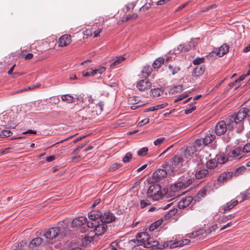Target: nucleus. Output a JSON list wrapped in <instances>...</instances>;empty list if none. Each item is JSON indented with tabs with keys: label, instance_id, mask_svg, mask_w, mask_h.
I'll return each instance as SVG.
<instances>
[{
	"label": "nucleus",
	"instance_id": "1",
	"mask_svg": "<svg viewBox=\"0 0 250 250\" xmlns=\"http://www.w3.org/2000/svg\"><path fill=\"white\" fill-rule=\"evenodd\" d=\"M247 118L244 107L240 109L237 113H234L227 118V122L229 128H235L237 132L243 130V120Z\"/></svg>",
	"mask_w": 250,
	"mask_h": 250
},
{
	"label": "nucleus",
	"instance_id": "2",
	"mask_svg": "<svg viewBox=\"0 0 250 250\" xmlns=\"http://www.w3.org/2000/svg\"><path fill=\"white\" fill-rule=\"evenodd\" d=\"M184 160L181 156L176 155L169 161L165 162L162 166L163 168H167L170 175L178 173V170L183 165Z\"/></svg>",
	"mask_w": 250,
	"mask_h": 250
},
{
	"label": "nucleus",
	"instance_id": "3",
	"mask_svg": "<svg viewBox=\"0 0 250 250\" xmlns=\"http://www.w3.org/2000/svg\"><path fill=\"white\" fill-rule=\"evenodd\" d=\"M88 218L89 219H99L105 224L111 223L115 220V216L111 211L108 210L104 212H101L98 210L92 211L88 213Z\"/></svg>",
	"mask_w": 250,
	"mask_h": 250
},
{
	"label": "nucleus",
	"instance_id": "4",
	"mask_svg": "<svg viewBox=\"0 0 250 250\" xmlns=\"http://www.w3.org/2000/svg\"><path fill=\"white\" fill-rule=\"evenodd\" d=\"M87 226L98 236L103 234L107 229L106 224L97 219H90L87 223Z\"/></svg>",
	"mask_w": 250,
	"mask_h": 250
},
{
	"label": "nucleus",
	"instance_id": "5",
	"mask_svg": "<svg viewBox=\"0 0 250 250\" xmlns=\"http://www.w3.org/2000/svg\"><path fill=\"white\" fill-rule=\"evenodd\" d=\"M161 187L158 184L151 185L147 192V197L149 200L155 201L162 198Z\"/></svg>",
	"mask_w": 250,
	"mask_h": 250
},
{
	"label": "nucleus",
	"instance_id": "6",
	"mask_svg": "<svg viewBox=\"0 0 250 250\" xmlns=\"http://www.w3.org/2000/svg\"><path fill=\"white\" fill-rule=\"evenodd\" d=\"M194 179L188 174H186L180 177L174 185L176 190L184 189L189 187Z\"/></svg>",
	"mask_w": 250,
	"mask_h": 250
},
{
	"label": "nucleus",
	"instance_id": "7",
	"mask_svg": "<svg viewBox=\"0 0 250 250\" xmlns=\"http://www.w3.org/2000/svg\"><path fill=\"white\" fill-rule=\"evenodd\" d=\"M44 236L49 242L56 238H61L63 237V234L61 233L59 228L52 227L48 229H44L43 231Z\"/></svg>",
	"mask_w": 250,
	"mask_h": 250
},
{
	"label": "nucleus",
	"instance_id": "8",
	"mask_svg": "<svg viewBox=\"0 0 250 250\" xmlns=\"http://www.w3.org/2000/svg\"><path fill=\"white\" fill-rule=\"evenodd\" d=\"M227 122L224 121H221L218 122L215 125L214 132L217 135L221 136L224 134L227 131L231 130L232 129H235V128H229Z\"/></svg>",
	"mask_w": 250,
	"mask_h": 250
},
{
	"label": "nucleus",
	"instance_id": "9",
	"mask_svg": "<svg viewBox=\"0 0 250 250\" xmlns=\"http://www.w3.org/2000/svg\"><path fill=\"white\" fill-rule=\"evenodd\" d=\"M136 238L137 245L143 246L145 248L146 247V245L148 244V241L151 240L150 235L145 232L139 233L136 235Z\"/></svg>",
	"mask_w": 250,
	"mask_h": 250
},
{
	"label": "nucleus",
	"instance_id": "10",
	"mask_svg": "<svg viewBox=\"0 0 250 250\" xmlns=\"http://www.w3.org/2000/svg\"><path fill=\"white\" fill-rule=\"evenodd\" d=\"M167 174L170 175V172L168 171L167 168H163L162 167V168L157 169L153 173L152 178L153 182H158L160 179L164 177Z\"/></svg>",
	"mask_w": 250,
	"mask_h": 250
},
{
	"label": "nucleus",
	"instance_id": "11",
	"mask_svg": "<svg viewBox=\"0 0 250 250\" xmlns=\"http://www.w3.org/2000/svg\"><path fill=\"white\" fill-rule=\"evenodd\" d=\"M229 158L239 160L243 156V151L241 147H237L230 150L228 154Z\"/></svg>",
	"mask_w": 250,
	"mask_h": 250
},
{
	"label": "nucleus",
	"instance_id": "12",
	"mask_svg": "<svg viewBox=\"0 0 250 250\" xmlns=\"http://www.w3.org/2000/svg\"><path fill=\"white\" fill-rule=\"evenodd\" d=\"M71 42V37L66 34L62 36L58 40V43L60 47H64L69 45Z\"/></svg>",
	"mask_w": 250,
	"mask_h": 250
},
{
	"label": "nucleus",
	"instance_id": "13",
	"mask_svg": "<svg viewBox=\"0 0 250 250\" xmlns=\"http://www.w3.org/2000/svg\"><path fill=\"white\" fill-rule=\"evenodd\" d=\"M193 198L191 196H187L182 198L178 204V208L180 209L185 208L191 203Z\"/></svg>",
	"mask_w": 250,
	"mask_h": 250
},
{
	"label": "nucleus",
	"instance_id": "14",
	"mask_svg": "<svg viewBox=\"0 0 250 250\" xmlns=\"http://www.w3.org/2000/svg\"><path fill=\"white\" fill-rule=\"evenodd\" d=\"M151 83L147 80H142L137 84L136 87L140 91H145L151 87Z\"/></svg>",
	"mask_w": 250,
	"mask_h": 250
},
{
	"label": "nucleus",
	"instance_id": "15",
	"mask_svg": "<svg viewBox=\"0 0 250 250\" xmlns=\"http://www.w3.org/2000/svg\"><path fill=\"white\" fill-rule=\"evenodd\" d=\"M87 221V218L85 217L80 216L76 217L73 220L71 223V228H75L84 224Z\"/></svg>",
	"mask_w": 250,
	"mask_h": 250
},
{
	"label": "nucleus",
	"instance_id": "16",
	"mask_svg": "<svg viewBox=\"0 0 250 250\" xmlns=\"http://www.w3.org/2000/svg\"><path fill=\"white\" fill-rule=\"evenodd\" d=\"M238 204V200H235L233 199L230 201V202H229L227 203L226 204L224 205V206H222L220 208V211H221L222 210H223V213H224L227 210H230L233 208H234L235 206H236Z\"/></svg>",
	"mask_w": 250,
	"mask_h": 250
},
{
	"label": "nucleus",
	"instance_id": "17",
	"mask_svg": "<svg viewBox=\"0 0 250 250\" xmlns=\"http://www.w3.org/2000/svg\"><path fill=\"white\" fill-rule=\"evenodd\" d=\"M205 70V67L204 65H197L193 69L192 75L194 77H199L202 75Z\"/></svg>",
	"mask_w": 250,
	"mask_h": 250
},
{
	"label": "nucleus",
	"instance_id": "18",
	"mask_svg": "<svg viewBox=\"0 0 250 250\" xmlns=\"http://www.w3.org/2000/svg\"><path fill=\"white\" fill-rule=\"evenodd\" d=\"M165 90L163 88H155L150 91V95L153 98H157L164 95Z\"/></svg>",
	"mask_w": 250,
	"mask_h": 250
},
{
	"label": "nucleus",
	"instance_id": "19",
	"mask_svg": "<svg viewBox=\"0 0 250 250\" xmlns=\"http://www.w3.org/2000/svg\"><path fill=\"white\" fill-rule=\"evenodd\" d=\"M233 173L232 172H227L221 173L218 177V182H224L229 180L232 176Z\"/></svg>",
	"mask_w": 250,
	"mask_h": 250
},
{
	"label": "nucleus",
	"instance_id": "20",
	"mask_svg": "<svg viewBox=\"0 0 250 250\" xmlns=\"http://www.w3.org/2000/svg\"><path fill=\"white\" fill-rule=\"evenodd\" d=\"M195 171V176L197 179H200L205 177L208 173V169L205 168L201 169L200 167L197 168Z\"/></svg>",
	"mask_w": 250,
	"mask_h": 250
},
{
	"label": "nucleus",
	"instance_id": "21",
	"mask_svg": "<svg viewBox=\"0 0 250 250\" xmlns=\"http://www.w3.org/2000/svg\"><path fill=\"white\" fill-rule=\"evenodd\" d=\"M0 125L11 127V125L9 121L8 115L7 113L0 115Z\"/></svg>",
	"mask_w": 250,
	"mask_h": 250
},
{
	"label": "nucleus",
	"instance_id": "22",
	"mask_svg": "<svg viewBox=\"0 0 250 250\" xmlns=\"http://www.w3.org/2000/svg\"><path fill=\"white\" fill-rule=\"evenodd\" d=\"M190 242V240L188 239H184L177 242H174L171 244L170 247L171 248H174L178 247L183 246L188 244Z\"/></svg>",
	"mask_w": 250,
	"mask_h": 250
},
{
	"label": "nucleus",
	"instance_id": "23",
	"mask_svg": "<svg viewBox=\"0 0 250 250\" xmlns=\"http://www.w3.org/2000/svg\"><path fill=\"white\" fill-rule=\"evenodd\" d=\"M196 151V148L195 146H188L185 150L184 154L185 157L188 158L189 157L191 156Z\"/></svg>",
	"mask_w": 250,
	"mask_h": 250
},
{
	"label": "nucleus",
	"instance_id": "24",
	"mask_svg": "<svg viewBox=\"0 0 250 250\" xmlns=\"http://www.w3.org/2000/svg\"><path fill=\"white\" fill-rule=\"evenodd\" d=\"M215 159L219 164H223L229 160V156H227L224 154L216 155Z\"/></svg>",
	"mask_w": 250,
	"mask_h": 250
},
{
	"label": "nucleus",
	"instance_id": "25",
	"mask_svg": "<svg viewBox=\"0 0 250 250\" xmlns=\"http://www.w3.org/2000/svg\"><path fill=\"white\" fill-rule=\"evenodd\" d=\"M77 100L79 102L85 103V104H89L92 103L93 99L92 98L91 95L88 96L87 97L83 98L81 95H79L77 97Z\"/></svg>",
	"mask_w": 250,
	"mask_h": 250
},
{
	"label": "nucleus",
	"instance_id": "26",
	"mask_svg": "<svg viewBox=\"0 0 250 250\" xmlns=\"http://www.w3.org/2000/svg\"><path fill=\"white\" fill-rule=\"evenodd\" d=\"M43 242V239L41 237L34 238L29 243V247L34 248L39 246Z\"/></svg>",
	"mask_w": 250,
	"mask_h": 250
},
{
	"label": "nucleus",
	"instance_id": "27",
	"mask_svg": "<svg viewBox=\"0 0 250 250\" xmlns=\"http://www.w3.org/2000/svg\"><path fill=\"white\" fill-rule=\"evenodd\" d=\"M205 231L203 229H200L192 233H189L187 235L189 238H196L199 237V239H202V237L200 235H202Z\"/></svg>",
	"mask_w": 250,
	"mask_h": 250
},
{
	"label": "nucleus",
	"instance_id": "28",
	"mask_svg": "<svg viewBox=\"0 0 250 250\" xmlns=\"http://www.w3.org/2000/svg\"><path fill=\"white\" fill-rule=\"evenodd\" d=\"M229 47L226 44L222 45L219 49V51L217 53L218 55L220 57L223 56L224 54L227 53L229 51Z\"/></svg>",
	"mask_w": 250,
	"mask_h": 250
},
{
	"label": "nucleus",
	"instance_id": "29",
	"mask_svg": "<svg viewBox=\"0 0 250 250\" xmlns=\"http://www.w3.org/2000/svg\"><path fill=\"white\" fill-rule=\"evenodd\" d=\"M125 60V58L123 56H117L112 60L110 66H112L118 65L121 63Z\"/></svg>",
	"mask_w": 250,
	"mask_h": 250
},
{
	"label": "nucleus",
	"instance_id": "30",
	"mask_svg": "<svg viewBox=\"0 0 250 250\" xmlns=\"http://www.w3.org/2000/svg\"><path fill=\"white\" fill-rule=\"evenodd\" d=\"M68 226V223L66 220H63L58 224V226L56 227V228H59V229L61 230V233L63 234V236H64V232L65 229Z\"/></svg>",
	"mask_w": 250,
	"mask_h": 250
},
{
	"label": "nucleus",
	"instance_id": "31",
	"mask_svg": "<svg viewBox=\"0 0 250 250\" xmlns=\"http://www.w3.org/2000/svg\"><path fill=\"white\" fill-rule=\"evenodd\" d=\"M215 139V136L213 134H208L204 138H203L204 141V145H208V144L211 143Z\"/></svg>",
	"mask_w": 250,
	"mask_h": 250
},
{
	"label": "nucleus",
	"instance_id": "32",
	"mask_svg": "<svg viewBox=\"0 0 250 250\" xmlns=\"http://www.w3.org/2000/svg\"><path fill=\"white\" fill-rule=\"evenodd\" d=\"M164 59L160 57L157 59L153 63V67L154 69H158L164 63Z\"/></svg>",
	"mask_w": 250,
	"mask_h": 250
},
{
	"label": "nucleus",
	"instance_id": "33",
	"mask_svg": "<svg viewBox=\"0 0 250 250\" xmlns=\"http://www.w3.org/2000/svg\"><path fill=\"white\" fill-rule=\"evenodd\" d=\"M152 71V68L149 66L144 67L143 69L142 70V73L143 77L147 78L151 74Z\"/></svg>",
	"mask_w": 250,
	"mask_h": 250
},
{
	"label": "nucleus",
	"instance_id": "34",
	"mask_svg": "<svg viewBox=\"0 0 250 250\" xmlns=\"http://www.w3.org/2000/svg\"><path fill=\"white\" fill-rule=\"evenodd\" d=\"M207 167L208 169H213L216 167L218 165L216 160L215 158L214 159H210L209 161H208L206 163Z\"/></svg>",
	"mask_w": 250,
	"mask_h": 250
},
{
	"label": "nucleus",
	"instance_id": "35",
	"mask_svg": "<svg viewBox=\"0 0 250 250\" xmlns=\"http://www.w3.org/2000/svg\"><path fill=\"white\" fill-rule=\"evenodd\" d=\"M61 99L63 101L67 103H72L74 101V98L73 96L69 94L63 95L61 97Z\"/></svg>",
	"mask_w": 250,
	"mask_h": 250
},
{
	"label": "nucleus",
	"instance_id": "36",
	"mask_svg": "<svg viewBox=\"0 0 250 250\" xmlns=\"http://www.w3.org/2000/svg\"><path fill=\"white\" fill-rule=\"evenodd\" d=\"M12 135V133L9 130L2 129L0 128V138H3L9 137Z\"/></svg>",
	"mask_w": 250,
	"mask_h": 250
},
{
	"label": "nucleus",
	"instance_id": "37",
	"mask_svg": "<svg viewBox=\"0 0 250 250\" xmlns=\"http://www.w3.org/2000/svg\"><path fill=\"white\" fill-rule=\"evenodd\" d=\"M250 195V193L248 191H245L244 193H242L241 194L237 197L238 201L243 202L248 198Z\"/></svg>",
	"mask_w": 250,
	"mask_h": 250
},
{
	"label": "nucleus",
	"instance_id": "38",
	"mask_svg": "<svg viewBox=\"0 0 250 250\" xmlns=\"http://www.w3.org/2000/svg\"><path fill=\"white\" fill-rule=\"evenodd\" d=\"M161 223H162V221L158 220V221H156V222L153 223L152 224H151V225L149 227V231H152L154 230L159 226H160L161 225Z\"/></svg>",
	"mask_w": 250,
	"mask_h": 250
},
{
	"label": "nucleus",
	"instance_id": "39",
	"mask_svg": "<svg viewBox=\"0 0 250 250\" xmlns=\"http://www.w3.org/2000/svg\"><path fill=\"white\" fill-rule=\"evenodd\" d=\"M151 240L148 241V244L146 245V248H151L156 247L159 245V243L158 241L155 240L153 238L151 237Z\"/></svg>",
	"mask_w": 250,
	"mask_h": 250
},
{
	"label": "nucleus",
	"instance_id": "40",
	"mask_svg": "<svg viewBox=\"0 0 250 250\" xmlns=\"http://www.w3.org/2000/svg\"><path fill=\"white\" fill-rule=\"evenodd\" d=\"M85 112V115L88 116H93L97 114L96 111L92 110V108L90 106L86 108Z\"/></svg>",
	"mask_w": 250,
	"mask_h": 250
},
{
	"label": "nucleus",
	"instance_id": "41",
	"mask_svg": "<svg viewBox=\"0 0 250 250\" xmlns=\"http://www.w3.org/2000/svg\"><path fill=\"white\" fill-rule=\"evenodd\" d=\"M168 68L173 75L177 73L181 70L179 66H173L171 64L168 65Z\"/></svg>",
	"mask_w": 250,
	"mask_h": 250
},
{
	"label": "nucleus",
	"instance_id": "42",
	"mask_svg": "<svg viewBox=\"0 0 250 250\" xmlns=\"http://www.w3.org/2000/svg\"><path fill=\"white\" fill-rule=\"evenodd\" d=\"M183 90V86L181 85H176L171 89V92L172 93H179L182 92Z\"/></svg>",
	"mask_w": 250,
	"mask_h": 250
},
{
	"label": "nucleus",
	"instance_id": "43",
	"mask_svg": "<svg viewBox=\"0 0 250 250\" xmlns=\"http://www.w3.org/2000/svg\"><path fill=\"white\" fill-rule=\"evenodd\" d=\"M28 244L26 242L24 241H21L20 244H18V246L16 249H14L13 250H24V247L28 246Z\"/></svg>",
	"mask_w": 250,
	"mask_h": 250
},
{
	"label": "nucleus",
	"instance_id": "44",
	"mask_svg": "<svg viewBox=\"0 0 250 250\" xmlns=\"http://www.w3.org/2000/svg\"><path fill=\"white\" fill-rule=\"evenodd\" d=\"M246 168L245 166H242L236 168L234 173V175L237 176L241 174L244 173Z\"/></svg>",
	"mask_w": 250,
	"mask_h": 250
},
{
	"label": "nucleus",
	"instance_id": "45",
	"mask_svg": "<svg viewBox=\"0 0 250 250\" xmlns=\"http://www.w3.org/2000/svg\"><path fill=\"white\" fill-rule=\"evenodd\" d=\"M132 158V155L130 152H127L123 159V161L125 163H128Z\"/></svg>",
	"mask_w": 250,
	"mask_h": 250
},
{
	"label": "nucleus",
	"instance_id": "46",
	"mask_svg": "<svg viewBox=\"0 0 250 250\" xmlns=\"http://www.w3.org/2000/svg\"><path fill=\"white\" fill-rule=\"evenodd\" d=\"M148 149L147 147H144L139 150L138 155L140 156H145L146 155Z\"/></svg>",
	"mask_w": 250,
	"mask_h": 250
},
{
	"label": "nucleus",
	"instance_id": "47",
	"mask_svg": "<svg viewBox=\"0 0 250 250\" xmlns=\"http://www.w3.org/2000/svg\"><path fill=\"white\" fill-rule=\"evenodd\" d=\"M105 70V67L104 66H101L97 69H93L92 72L94 74V75L97 74H102Z\"/></svg>",
	"mask_w": 250,
	"mask_h": 250
},
{
	"label": "nucleus",
	"instance_id": "48",
	"mask_svg": "<svg viewBox=\"0 0 250 250\" xmlns=\"http://www.w3.org/2000/svg\"><path fill=\"white\" fill-rule=\"evenodd\" d=\"M93 68L89 69L88 71H83L82 75L83 77L94 76V74L92 72Z\"/></svg>",
	"mask_w": 250,
	"mask_h": 250
},
{
	"label": "nucleus",
	"instance_id": "49",
	"mask_svg": "<svg viewBox=\"0 0 250 250\" xmlns=\"http://www.w3.org/2000/svg\"><path fill=\"white\" fill-rule=\"evenodd\" d=\"M233 217H234L233 214H229V215L223 216L220 219V221L222 223H226Z\"/></svg>",
	"mask_w": 250,
	"mask_h": 250
},
{
	"label": "nucleus",
	"instance_id": "50",
	"mask_svg": "<svg viewBox=\"0 0 250 250\" xmlns=\"http://www.w3.org/2000/svg\"><path fill=\"white\" fill-rule=\"evenodd\" d=\"M205 61V59L204 58H197L193 61V63L194 65H199L202 63H203Z\"/></svg>",
	"mask_w": 250,
	"mask_h": 250
},
{
	"label": "nucleus",
	"instance_id": "51",
	"mask_svg": "<svg viewBox=\"0 0 250 250\" xmlns=\"http://www.w3.org/2000/svg\"><path fill=\"white\" fill-rule=\"evenodd\" d=\"M204 145V141L203 138L197 139L195 141L194 144L192 146H195V147L196 146H202V145Z\"/></svg>",
	"mask_w": 250,
	"mask_h": 250
},
{
	"label": "nucleus",
	"instance_id": "52",
	"mask_svg": "<svg viewBox=\"0 0 250 250\" xmlns=\"http://www.w3.org/2000/svg\"><path fill=\"white\" fill-rule=\"evenodd\" d=\"M12 150H13V148L11 147H7L5 149L1 148L0 149V153L2 154H6L12 152Z\"/></svg>",
	"mask_w": 250,
	"mask_h": 250
},
{
	"label": "nucleus",
	"instance_id": "53",
	"mask_svg": "<svg viewBox=\"0 0 250 250\" xmlns=\"http://www.w3.org/2000/svg\"><path fill=\"white\" fill-rule=\"evenodd\" d=\"M191 43H192L190 42L189 43L183 44L184 52L188 51L191 49L192 46H193Z\"/></svg>",
	"mask_w": 250,
	"mask_h": 250
},
{
	"label": "nucleus",
	"instance_id": "54",
	"mask_svg": "<svg viewBox=\"0 0 250 250\" xmlns=\"http://www.w3.org/2000/svg\"><path fill=\"white\" fill-rule=\"evenodd\" d=\"M165 140L166 138L165 137H161L158 138L154 142V144L155 146H158L163 143L165 141Z\"/></svg>",
	"mask_w": 250,
	"mask_h": 250
},
{
	"label": "nucleus",
	"instance_id": "55",
	"mask_svg": "<svg viewBox=\"0 0 250 250\" xmlns=\"http://www.w3.org/2000/svg\"><path fill=\"white\" fill-rule=\"evenodd\" d=\"M218 229V226L216 224H214L212 225L210 228H209L208 229L205 231V232L207 233H210L212 232V231H214L215 230H216Z\"/></svg>",
	"mask_w": 250,
	"mask_h": 250
},
{
	"label": "nucleus",
	"instance_id": "56",
	"mask_svg": "<svg viewBox=\"0 0 250 250\" xmlns=\"http://www.w3.org/2000/svg\"><path fill=\"white\" fill-rule=\"evenodd\" d=\"M243 151V154L244 152H250V143L246 144L243 147V149H242Z\"/></svg>",
	"mask_w": 250,
	"mask_h": 250
},
{
	"label": "nucleus",
	"instance_id": "57",
	"mask_svg": "<svg viewBox=\"0 0 250 250\" xmlns=\"http://www.w3.org/2000/svg\"><path fill=\"white\" fill-rule=\"evenodd\" d=\"M232 137V134L231 133H230L229 131H228L227 136L224 137V141L226 143H228L230 141Z\"/></svg>",
	"mask_w": 250,
	"mask_h": 250
},
{
	"label": "nucleus",
	"instance_id": "58",
	"mask_svg": "<svg viewBox=\"0 0 250 250\" xmlns=\"http://www.w3.org/2000/svg\"><path fill=\"white\" fill-rule=\"evenodd\" d=\"M120 167V165L118 163L113 164L109 168V171H113Z\"/></svg>",
	"mask_w": 250,
	"mask_h": 250
},
{
	"label": "nucleus",
	"instance_id": "59",
	"mask_svg": "<svg viewBox=\"0 0 250 250\" xmlns=\"http://www.w3.org/2000/svg\"><path fill=\"white\" fill-rule=\"evenodd\" d=\"M177 212V209L175 208H173L172 209H170L168 213V217H172V216L174 215Z\"/></svg>",
	"mask_w": 250,
	"mask_h": 250
},
{
	"label": "nucleus",
	"instance_id": "60",
	"mask_svg": "<svg viewBox=\"0 0 250 250\" xmlns=\"http://www.w3.org/2000/svg\"><path fill=\"white\" fill-rule=\"evenodd\" d=\"M167 105L168 104L167 103H164L162 104L155 105V107H156V110H158L159 109L164 108V107H166Z\"/></svg>",
	"mask_w": 250,
	"mask_h": 250
},
{
	"label": "nucleus",
	"instance_id": "61",
	"mask_svg": "<svg viewBox=\"0 0 250 250\" xmlns=\"http://www.w3.org/2000/svg\"><path fill=\"white\" fill-rule=\"evenodd\" d=\"M149 121V118H145L143 120H142V121H141L139 123H138V125L140 126H142L145 125H146V124H147Z\"/></svg>",
	"mask_w": 250,
	"mask_h": 250
},
{
	"label": "nucleus",
	"instance_id": "62",
	"mask_svg": "<svg viewBox=\"0 0 250 250\" xmlns=\"http://www.w3.org/2000/svg\"><path fill=\"white\" fill-rule=\"evenodd\" d=\"M206 194V190L204 188L201 189L197 194V196L200 197H203Z\"/></svg>",
	"mask_w": 250,
	"mask_h": 250
},
{
	"label": "nucleus",
	"instance_id": "63",
	"mask_svg": "<svg viewBox=\"0 0 250 250\" xmlns=\"http://www.w3.org/2000/svg\"><path fill=\"white\" fill-rule=\"evenodd\" d=\"M196 108V107L195 106H193L189 108H187L185 109V113L186 114H188L191 113L192 112H193L194 110H195Z\"/></svg>",
	"mask_w": 250,
	"mask_h": 250
},
{
	"label": "nucleus",
	"instance_id": "64",
	"mask_svg": "<svg viewBox=\"0 0 250 250\" xmlns=\"http://www.w3.org/2000/svg\"><path fill=\"white\" fill-rule=\"evenodd\" d=\"M187 97H188V95L187 94H182V95H179L178 98L175 100V102H179L180 101H181V100H182L183 99L186 98Z\"/></svg>",
	"mask_w": 250,
	"mask_h": 250
}]
</instances>
